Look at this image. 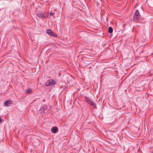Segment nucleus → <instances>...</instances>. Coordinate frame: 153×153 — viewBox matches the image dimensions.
Returning a JSON list of instances; mask_svg holds the SVG:
<instances>
[{
    "mask_svg": "<svg viewBox=\"0 0 153 153\" xmlns=\"http://www.w3.org/2000/svg\"><path fill=\"white\" fill-rule=\"evenodd\" d=\"M85 101L89 104L93 108H96L95 104L92 101L91 99L89 97H85Z\"/></svg>",
    "mask_w": 153,
    "mask_h": 153,
    "instance_id": "f03ea898",
    "label": "nucleus"
},
{
    "mask_svg": "<svg viewBox=\"0 0 153 153\" xmlns=\"http://www.w3.org/2000/svg\"><path fill=\"white\" fill-rule=\"evenodd\" d=\"M47 107L45 105H43L40 107L39 111L41 112H44L46 110Z\"/></svg>",
    "mask_w": 153,
    "mask_h": 153,
    "instance_id": "0eeeda50",
    "label": "nucleus"
},
{
    "mask_svg": "<svg viewBox=\"0 0 153 153\" xmlns=\"http://www.w3.org/2000/svg\"><path fill=\"white\" fill-rule=\"evenodd\" d=\"M55 14V13H51L49 14V15H50V16H53Z\"/></svg>",
    "mask_w": 153,
    "mask_h": 153,
    "instance_id": "9b49d317",
    "label": "nucleus"
},
{
    "mask_svg": "<svg viewBox=\"0 0 153 153\" xmlns=\"http://www.w3.org/2000/svg\"><path fill=\"white\" fill-rule=\"evenodd\" d=\"M46 31L47 33L50 35L54 37H57V35L55 34L52 30L50 29H48Z\"/></svg>",
    "mask_w": 153,
    "mask_h": 153,
    "instance_id": "20e7f679",
    "label": "nucleus"
},
{
    "mask_svg": "<svg viewBox=\"0 0 153 153\" xmlns=\"http://www.w3.org/2000/svg\"><path fill=\"white\" fill-rule=\"evenodd\" d=\"M32 91V90L31 89H28L26 91V93H31Z\"/></svg>",
    "mask_w": 153,
    "mask_h": 153,
    "instance_id": "9d476101",
    "label": "nucleus"
},
{
    "mask_svg": "<svg viewBox=\"0 0 153 153\" xmlns=\"http://www.w3.org/2000/svg\"><path fill=\"white\" fill-rule=\"evenodd\" d=\"M11 101L10 100H7L4 102V104L5 106H9V104L10 103Z\"/></svg>",
    "mask_w": 153,
    "mask_h": 153,
    "instance_id": "6e6552de",
    "label": "nucleus"
},
{
    "mask_svg": "<svg viewBox=\"0 0 153 153\" xmlns=\"http://www.w3.org/2000/svg\"><path fill=\"white\" fill-rule=\"evenodd\" d=\"M1 119L0 118V122H1Z\"/></svg>",
    "mask_w": 153,
    "mask_h": 153,
    "instance_id": "f8f14e48",
    "label": "nucleus"
},
{
    "mask_svg": "<svg viewBox=\"0 0 153 153\" xmlns=\"http://www.w3.org/2000/svg\"><path fill=\"white\" fill-rule=\"evenodd\" d=\"M56 83V81L54 79H49L46 82L45 85L46 86L53 85H55Z\"/></svg>",
    "mask_w": 153,
    "mask_h": 153,
    "instance_id": "7ed1b4c3",
    "label": "nucleus"
},
{
    "mask_svg": "<svg viewBox=\"0 0 153 153\" xmlns=\"http://www.w3.org/2000/svg\"><path fill=\"white\" fill-rule=\"evenodd\" d=\"M113 31V29L112 28L110 27H109L108 29V32L110 33H112Z\"/></svg>",
    "mask_w": 153,
    "mask_h": 153,
    "instance_id": "1a4fd4ad",
    "label": "nucleus"
},
{
    "mask_svg": "<svg viewBox=\"0 0 153 153\" xmlns=\"http://www.w3.org/2000/svg\"><path fill=\"white\" fill-rule=\"evenodd\" d=\"M140 18V14L139 11L136 10L134 16V21L135 22H137Z\"/></svg>",
    "mask_w": 153,
    "mask_h": 153,
    "instance_id": "f257e3e1",
    "label": "nucleus"
},
{
    "mask_svg": "<svg viewBox=\"0 0 153 153\" xmlns=\"http://www.w3.org/2000/svg\"><path fill=\"white\" fill-rule=\"evenodd\" d=\"M58 131V128L56 127H53L51 129V132L53 133H56Z\"/></svg>",
    "mask_w": 153,
    "mask_h": 153,
    "instance_id": "423d86ee",
    "label": "nucleus"
},
{
    "mask_svg": "<svg viewBox=\"0 0 153 153\" xmlns=\"http://www.w3.org/2000/svg\"><path fill=\"white\" fill-rule=\"evenodd\" d=\"M36 16L39 18H44L45 13L42 12H39L36 14Z\"/></svg>",
    "mask_w": 153,
    "mask_h": 153,
    "instance_id": "39448f33",
    "label": "nucleus"
}]
</instances>
